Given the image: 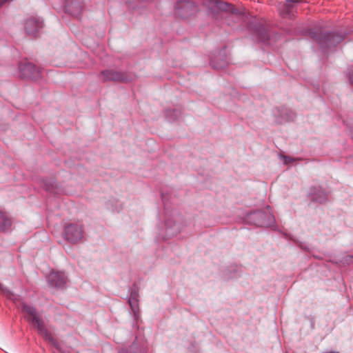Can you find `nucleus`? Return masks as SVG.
<instances>
[{"mask_svg": "<svg viewBox=\"0 0 353 353\" xmlns=\"http://www.w3.org/2000/svg\"><path fill=\"white\" fill-rule=\"evenodd\" d=\"M18 307L21 308L23 313H25L24 317L26 321L37 329L38 333L56 349L59 350L61 348L60 344L49 332L42 317L39 314L37 309L24 302L20 303Z\"/></svg>", "mask_w": 353, "mask_h": 353, "instance_id": "nucleus-1", "label": "nucleus"}, {"mask_svg": "<svg viewBox=\"0 0 353 353\" xmlns=\"http://www.w3.org/2000/svg\"><path fill=\"white\" fill-rule=\"evenodd\" d=\"M99 77L102 82L114 81L118 83H128L136 78L132 73L121 72L115 69L102 70L100 72Z\"/></svg>", "mask_w": 353, "mask_h": 353, "instance_id": "nucleus-2", "label": "nucleus"}, {"mask_svg": "<svg viewBox=\"0 0 353 353\" xmlns=\"http://www.w3.org/2000/svg\"><path fill=\"white\" fill-rule=\"evenodd\" d=\"M314 39L324 49H330L341 42L343 37L339 34L321 32L314 36Z\"/></svg>", "mask_w": 353, "mask_h": 353, "instance_id": "nucleus-3", "label": "nucleus"}, {"mask_svg": "<svg viewBox=\"0 0 353 353\" xmlns=\"http://www.w3.org/2000/svg\"><path fill=\"white\" fill-rule=\"evenodd\" d=\"M63 236L65 239L72 243H76L83 236V227L80 224L70 223L65 226Z\"/></svg>", "mask_w": 353, "mask_h": 353, "instance_id": "nucleus-4", "label": "nucleus"}, {"mask_svg": "<svg viewBox=\"0 0 353 353\" xmlns=\"http://www.w3.org/2000/svg\"><path fill=\"white\" fill-rule=\"evenodd\" d=\"M19 69L22 78L37 81L41 77V70L30 62H21Z\"/></svg>", "mask_w": 353, "mask_h": 353, "instance_id": "nucleus-5", "label": "nucleus"}, {"mask_svg": "<svg viewBox=\"0 0 353 353\" xmlns=\"http://www.w3.org/2000/svg\"><path fill=\"white\" fill-rule=\"evenodd\" d=\"M176 14L181 18H187L197 11L196 5L190 1H179L175 6Z\"/></svg>", "mask_w": 353, "mask_h": 353, "instance_id": "nucleus-6", "label": "nucleus"}, {"mask_svg": "<svg viewBox=\"0 0 353 353\" xmlns=\"http://www.w3.org/2000/svg\"><path fill=\"white\" fill-rule=\"evenodd\" d=\"M255 224L261 227H268L274 222V218L271 213L270 206H267L265 211H257L253 214Z\"/></svg>", "mask_w": 353, "mask_h": 353, "instance_id": "nucleus-7", "label": "nucleus"}, {"mask_svg": "<svg viewBox=\"0 0 353 353\" xmlns=\"http://www.w3.org/2000/svg\"><path fill=\"white\" fill-rule=\"evenodd\" d=\"M47 280L48 284L52 288L63 289L65 287L68 282V278L63 272H52L48 276Z\"/></svg>", "mask_w": 353, "mask_h": 353, "instance_id": "nucleus-8", "label": "nucleus"}, {"mask_svg": "<svg viewBox=\"0 0 353 353\" xmlns=\"http://www.w3.org/2000/svg\"><path fill=\"white\" fill-rule=\"evenodd\" d=\"M42 28L43 22L39 18L34 17L27 19L24 23L26 33L32 37H35Z\"/></svg>", "mask_w": 353, "mask_h": 353, "instance_id": "nucleus-9", "label": "nucleus"}, {"mask_svg": "<svg viewBox=\"0 0 353 353\" xmlns=\"http://www.w3.org/2000/svg\"><path fill=\"white\" fill-rule=\"evenodd\" d=\"M295 114L287 108H281L277 110V115L276 117V122L277 123H283L294 120Z\"/></svg>", "mask_w": 353, "mask_h": 353, "instance_id": "nucleus-10", "label": "nucleus"}, {"mask_svg": "<svg viewBox=\"0 0 353 353\" xmlns=\"http://www.w3.org/2000/svg\"><path fill=\"white\" fill-rule=\"evenodd\" d=\"M300 0H287L283 3H280L279 12L281 16L284 18H290L293 16L294 3L299 2Z\"/></svg>", "mask_w": 353, "mask_h": 353, "instance_id": "nucleus-11", "label": "nucleus"}, {"mask_svg": "<svg viewBox=\"0 0 353 353\" xmlns=\"http://www.w3.org/2000/svg\"><path fill=\"white\" fill-rule=\"evenodd\" d=\"M212 66L216 70H221L225 68L228 65L227 57L224 54H219L211 61Z\"/></svg>", "mask_w": 353, "mask_h": 353, "instance_id": "nucleus-12", "label": "nucleus"}, {"mask_svg": "<svg viewBox=\"0 0 353 353\" xmlns=\"http://www.w3.org/2000/svg\"><path fill=\"white\" fill-rule=\"evenodd\" d=\"M12 223L11 218L5 212L0 210V232L8 230Z\"/></svg>", "mask_w": 353, "mask_h": 353, "instance_id": "nucleus-13", "label": "nucleus"}, {"mask_svg": "<svg viewBox=\"0 0 353 353\" xmlns=\"http://www.w3.org/2000/svg\"><path fill=\"white\" fill-rule=\"evenodd\" d=\"M138 296V292L136 290H132L128 300L134 316H137L139 311Z\"/></svg>", "mask_w": 353, "mask_h": 353, "instance_id": "nucleus-14", "label": "nucleus"}, {"mask_svg": "<svg viewBox=\"0 0 353 353\" xmlns=\"http://www.w3.org/2000/svg\"><path fill=\"white\" fill-rule=\"evenodd\" d=\"M214 6L217 11L227 12L230 13L236 12V9L232 4L221 1H216L214 2Z\"/></svg>", "mask_w": 353, "mask_h": 353, "instance_id": "nucleus-15", "label": "nucleus"}, {"mask_svg": "<svg viewBox=\"0 0 353 353\" xmlns=\"http://www.w3.org/2000/svg\"><path fill=\"white\" fill-rule=\"evenodd\" d=\"M310 197L313 201L320 203L325 202L327 199L325 192L321 189H314L312 192L310 191Z\"/></svg>", "mask_w": 353, "mask_h": 353, "instance_id": "nucleus-16", "label": "nucleus"}, {"mask_svg": "<svg viewBox=\"0 0 353 353\" xmlns=\"http://www.w3.org/2000/svg\"><path fill=\"white\" fill-rule=\"evenodd\" d=\"M181 115V112L178 110H168L165 111L166 119L169 121H173L176 120Z\"/></svg>", "mask_w": 353, "mask_h": 353, "instance_id": "nucleus-17", "label": "nucleus"}, {"mask_svg": "<svg viewBox=\"0 0 353 353\" xmlns=\"http://www.w3.org/2000/svg\"><path fill=\"white\" fill-rule=\"evenodd\" d=\"M43 188L48 192L52 191L54 188V182L48 180H43L42 181Z\"/></svg>", "mask_w": 353, "mask_h": 353, "instance_id": "nucleus-18", "label": "nucleus"}, {"mask_svg": "<svg viewBox=\"0 0 353 353\" xmlns=\"http://www.w3.org/2000/svg\"><path fill=\"white\" fill-rule=\"evenodd\" d=\"M0 290L9 299H12L14 296V294L8 289L3 287V285L0 283Z\"/></svg>", "mask_w": 353, "mask_h": 353, "instance_id": "nucleus-19", "label": "nucleus"}, {"mask_svg": "<svg viewBox=\"0 0 353 353\" xmlns=\"http://www.w3.org/2000/svg\"><path fill=\"white\" fill-rule=\"evenodd\" d=\"M281 158L283 160V163L285 164H290L291 162L294 161V159L285 155L281 156Z\"/></svg>", "mask_w": 353, "mask_h": 353, "instance_id": "nucleus-20", "label": "nucleus"}, {"mask_svg": "<svg viewBox=\"0 0 353 353\" xmlns=\"http://www.w3.org/2000/svg\"><path fill=\"white\" fill-rule=\"evenodd\" d=\"M350 80L351 83L353 84V69L351 70L350 74Z\"/></svg>", "mask_w": 353, "mask_h": 353, "instance_id": "nucleus-21", "label": "nucleus"}, {"mask_svg": "<svg viewBox=\"0 0 353 353\" xmlns=\"http://www.w3.org/2000/svg\"><path fill=\"white\" fill-rule=\"evenodd\" d=\"M73 4H74V6H75L78 8V10H79V8H80V6H79V3L75 2Z\"/></svg>", "mask_w": 353, "mask_h": 353, "instance_id": "nucleus-22", "label": "nucleus"}]
</instances>
